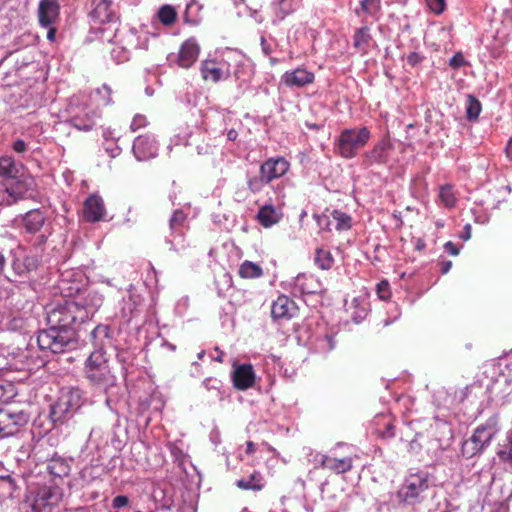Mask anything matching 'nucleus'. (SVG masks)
Masks as SVG:
<instances>
[{
	"label": "nucleus",
	"instance_id": "1",
	"mask_svg": "<svg viewBox=\"0 0 512 512\" xmlns=\"http://www.w3.org/2000/svg\"><path fill=\"white\" fill-rule=\"evenodd\" d=\"M0 206L12 205L29 197L34 190V179L25 174L22 163L12 156L0 157Z\"/></svg>",
	"mask_w": 512,
	"mask_h": 512
},
{
	"label": "nucleus",
	"instance_id": "2",
	"mask_svg": "<svg viewBox=\"0 0 512 512\" xmlns=\"http://www.w3.org/2000/svg\"><path fill=\"white\" fill-rule=\"evenodd\" d=\"M91 17L95 23L107 25L106 28H99L101 40L121 44L123 56L119 61L127 60L129 51L137 47L135 33L133 30H129L124 36L119 33V17L113 2L111 0H94Z\"/></svg>",
	"mask_w": 512,
	"mask_h": 512
},
{
	"label": "nucleus",
	"instance_id": "3",
	"mask_svg": "<svg viewBox=\"0 0 512 512\" xmlns=\"http://www.w3.org/2000/svg\"><path fill=\"white\" fill-rule=\"evenodd\" d=\"M84 373L92 386L107 395L105 403L111 408V394L117 389V378L111 371L109 359L104 349L98 348L91 352L85 362Z\"/></svg>",
	"mask_w": 512,
	"mask_h": 512
},
{
	"label": "nucleus",
	"instance_id": "4",
	"mask_svg": "<svg viewBox=\"0 0 512 512\" xmlns=\"http://www.w3.org/2000/svg\"><path fill=\"white\" fill-rule=\"evenodd\" d=\"M84 395L79 388L62 390L57 400L50 405L49 420L52 428L68 423L84 404Z\"/></svg>",
	"mask_w": 512,
	"mask_h": 512
},
{
	"label": "nucleus",
	"instance_id": "5",
	"mask_svg": "<svg viewBox=\"0 0 512 512\" xmlns=\"http://www.w3.org/2000/svg\"><path fill=\"white\" fill-rule=\"evenodd\" d=\"M432 485L433 480L429 472L418 470L409 473L395 494L397 502L403 506L421 504L426 498L425 493Z\"/></svg>",
	"mask_w": 512,
	"mask_h": 512
},
{
	"label": "nucleus",
	"instance_id": "6",
	"mask_svg": "<svg viewBox=\"0 0 512 512\" xmlns=\"http://www.w3.org/2000/svg\"><path fill=\"white\" fill-rule=\"evenodd\" d=\"M37 334V344L41 351L52 354L66 353L74 350L78 344V334L74 330L59 329L47 325Z\"/></svg>",
	"mask_w": 512,
	"mask_h": 512
},
{
	"label": "nucleus",
	"instance_id": "7",
	"mask_svg": "<svg viewBox=\"0 0 512 512\" xmlns=\"http://www.w3.org/2000/svg\"><path fill=\"white\" fill-rule=\"evenodd\" d=\"M87 321V313L78 308L73 300H66L55 306L46 308V324L59 329H69L77 332L79 325Z\"/></svg>",
	"mask_w": 512,
	"mask_h": 512
},
{
	"label": "nucleus",
	"instance_id": "8",
	"mask_svg": "<svg viewBox=\"0 0 512 512\" xmlns=\"http://www.w3.org/2000/svg\"><path fill=\"white\" fill-rule=\"evenodd\" d=\"M496 423L495 418H490L485 424L476 427L471 437L462 443V456L470 459L483 453L497 432Z\"/></svg>",
	"mask_w": 512,
	"mask_h": 512
},
{
	"label": "nucleus",
	"instance_id": "9",
	"mask_svg": "<svg viewBox=\"0 0 512 512\" xmlns=\"http://www.w3.org/2000/svg\"><path fill=\"white\" fill-rule=\"evenodd\" d=\"M370 138L371 132L367 127L344 129L336 142V151L343 158H354Z\"/></svg>",
	"mask_w": 512,
	"mask_h": 512
},
{
	"label": "nucleus",
	"instance_id": "10",
	"mask_svg": "<svg viewBox=\"0 0 512 512\" xmlns=\"http://www.w3.org/2000/svg\"><path fill=\"white\" fill-rule=\"evenodd\" d=\"M22 227L25 233L35 236L33 244L42 246L52 234V224L48 222L45 211L32 209L22 217Z\"/></svg>",
	"mask_w": 512,
	"mask_h": 512
},
{
	"label": "nucleus",
	"instance_id": "11",
	"mask_svg": "<svg viewBox=\"0 0 512 512\" xmlns=\"http://www.w3.org/2000/svg\"><path fill=\"white\" fill-rule=\"evenodd\" d=\"M63 497L62 489L56 485H42L30 491L27 497L33 512H52Z\"/></svg>",
	"mask_w": 512,
	"mask_h": 512
},
{
	"label": "nucleus",
	"instance_id": "12",
	"mask_svg": "<svg viewBox=\"0 0 512 512\" xmlns=\"http://www.w3.org/2000/svg\"><path fill=\"white\" fill-rule=\"evenodd\" d=\"M38 22L41 27H51L60 22L59 0H40L37 8Z\"/></svg>",
	"mask_w": 512,
	"mask_h": 512
},
{
	"label": "nucleus",
	"instance_id": "13",
	"mask_svg": "<svg viewBox=\"0 0 512 512\" xmlns=\"http://www.w3.org/2000/svg\"><path fill=\"white\" fill-rule=\"evenodd\" d=\"M393 150V144L390 139L385 137L378 141L371 150L367 151L364 157V164L372 166L374 164L385 165L388 163L389 156Z\"/></svg>",
	"mask_w": 512,
	"mask_h": 512
},
{
	"label": "nucleus",
	"instance_id": "14",
	"mask_svg": "<svg viewBox=\"0 0 512 512\" xmlns=\"http://www.w3.org/2000/svg\"><path fill=\"white\" fill-rule=\"evenodd\" d=\"M133 154L138 161H145L157 155L158 145L151 135H139L133 143Z\"/></svg>",
	"mask_w": 512,
	"mask_h": 512
},
{
	"label": "nucleus",
	"instance_id": "15",
	"mask_svg": "<svg viewBox=\"0 0 512 512\" xmlns=\"http://www.w3.org/2000/svg\"><path fill=\"white\" fill-rule=\"evenodd\" d=\"M298 307L296 303L286 295H280L273 301L271 316L274 320H290L296 316Z\"/></svg>",
	"mask_w": 512,
	"mask_h": 512
},
{
	"label": "nucleus",
	"instance_id": "16",
	"mask_svg": "<svg viewBox=\"0 0 512 512\" xmlns=\"http://www.w3.org/2000/svg\"><path fill=\"white\" fill-rule=\"evenodd\" d=\"M290 164L284 157L269 158L260 166V174L269 183L280 178L289 170Z\"/></svg>",
	"mask_w": 512,
	"mask_h": 512
},
{
	"label": "nucleus",
	"instance_id": "17",
	"mask_svg": "<svg viewBox=\"0 0 512 512\" xmlns=\"http://www.w3.org/2000/svg\"><path fill=\"white\" fill-rule=\"evenodd\" d=\"M232 381L238 390H247L251 388L255 381V373L251 364H240L234 366L232 372Z\"/></svg>",
	"mask_w": 512,
	"mask_h": 512
},
{
	"label": "nucleus",
	"instance_id": "18",
	"mask_svg": "<svg viewBox=\"0 0 512 512\" xmlns=\"http://www.w3.org/2000/svg\"><path fill=\"white\" fill-rule=\"evenodd\" d=\"M303 0H272L271 6L274 12L272 24L278 25L287 16L297 11Z\"/></svg>",
	"mask_w": 512,
	"mask_h": 512
},
{
	"label": "nucleus",
	"instance_id": "19",
	"mask_svg": "<svg viewBox=\"0 0 512 512\" xmlns=\"http://www.w3.org/2000/svg\"><path fill=\"white\" fill-rule=\"evenodd\" d=\"M26 416L23 413H0V440L15 434V429L23 424Z\"/></svg>",
	"mask_w": 512,
	"mask_h": 512
},
{
	"label": "nucleus",
	"instance_id": "20",
	"mask_svg": "<svg viewBox=\"0 0 512 512\" xmlns=\"http://www.w3.org/2000/svg\"><path fill=\"white\" fill-rule=\"evenodd\" d=\"M100 115L91 108H85L69 119V123L80 131H90L97 123Z\"/></svg>",
	"mask_w": 512,
	"mask_h": 512
},
{
	"label": "nucleus",
	"instance_id": "21",
	"mask_svg": "<svg viewBox=\"0 0 512 512\" xmlns=\"http://www.w3.org/2000/svg\"><path fill=\"white\" fill-rule=\"evenodd\" d=\"M314 81V74L304 68L287 71L282 76V82L288 87H304Z\"/></svg>",
	"mask_w": 512,
	"mask_h": 512
},
{
	"label": "nucleus",
	"instance_id": "22",
	"mask_svg": "<svg viewBox=\"0 0 512 512\" xmlns=\"http://www.w3.org/2000/svg\"><path fill=\"white\" fill-rule=\"evenodd\" d=\"M104 212V202L100 196L91 195L85 200L83 214L86 221L92 223L100 221Z\"/></svg>",
	"mask_w": 512,
	"mask_h": 512
},
{
	"label": "nucleus",
	"instance_id": "23",
	"mask_svg": "<svg viewBox=\"0 0 512 512\" xmlns=\"http://www.w3.org/2000/svg\"><path fill=\"white\" fill-rule=\"evenodd\" d=\"M293 288L301 294H316L321 291L322 284L314 275L302 273L294 279Z\"/></svg>",
	"mask_w": 512,
	"mask_h": 512
},
{
	"label": "nucleus",
	"instance_id": "24",
	"mask_svg": "<svg viewBox=\"0 0 512 512\" xmlns=\"http://www.w3.org/2000/svg\"><path fill=\"white\" fill-rule=\"evenodd\" d=\"M199 45L194 39L185 41L179 51L178 64L182 68L191 67L197 60L199 55Z\"/></svg>",
	"mask_w": 512,
	"mask_h": 512
},
{
	"label": "nucleus",
	"instance_id": "25",
	"mask_svg": "<svg viewBox=\"0 0 512 512\" xmlns=\"http://www.w3.org/2000/svg\"><path fill=\"white\" fill-rule=\"evenodd\" d=\"M74 301L77 303L79 309L87 313V320H89L102 306L104 298L103 295L97 291H89L85 296Z\"/></svg>",
	"mask_w": 512,
	"mask_h": 512
},
{
	"label": "nucleus",
	"instance_id": "26",
	"mask_svg": "<svg viewBox=\"0 0 512 512\" xmlns=\"http://www.w3.org/2000/svg\"><path fill=\"white\" fill-rule=\"evenodd\" d=\"M201 75L204 80H211L214 83L219 82L222 79H227L229 76V70H223L219 68L216 63L212 60H205L201 64Z\"/></svg>",
	"mask_w": 512,
	"mask_h": 512
},
{
	"label": "nucleus",
	"instance_id": "27",
	"mask_svg": "<svg viewBox=\"0 0 512 512\" xmlns=\"http://www.w3.org/2000/svg\"><path fill=\"white\" fill-rule=\"evenodd\" d=\"M187 227V214L177 209L169 219L170 236L174 239L182 238Z\"/></svg>",
	"mask_w": 512,
	"mask_h": 512
},
{
	"label": "nucleus",
	"instance_id": "28",
	"mask_svg": "<svg viewBox=\"0 0 512 512\" xmlns=\"http://www.w3.org/2000/svg\"><path fill=\"white\" fill-rule=\"evenodd\" d=\"M71 466L67 459L54 455L47 463V471L56 478L68 476Z\"/></svg>",
	"mask_w": 512,
	"mask_h": 512
},
{
	"label": "nucleus",
	"instance_id": "29",
	"mask_svg": "<svg viewBox=\"0 0 512 512\" xmlns=\"http://www.w3.org/2000/svg\"><path fill=\"white\" fill-rule=\"evenodd\" d=\"M376 433L382 438H393L395 436V427L389 415H377L374 419Z\"/></svg>",
	"mask_w": 512,
	"mask_h": 512
},
{
	"label": "nucleus",
	"instance_id": "30",
	"mask_svg": "<svg viewBox=\"0 0 512 512\" xmlns=\"http://www.w3.org/2000/svg\"><path fill=\"white\" fill-rule=\"evenodd\" d=\"M355 13L358 16L364 14L374 20H378L381 15V0H362L360 8L356 9Z\"/></svg>",
	"mask_w": 512,
	"mask_h": 512
},
{
	"label": "nucleus",
	"instance_id": "31",
	"mask_svg": "<svg viewBox=\"0 0 512 512\" xmlns=\"http://www.w3.org/2000/svg\"><path fill=\"white\" fill-rule=\"evenodd\" d=\"M372 41V36L370 34V29L367 26L360 27L356 29L353 36V46L359 51L366 53L370 42Z\"/></svg>",
	"mask_w": 512,
	"mask_h": 512
},
{
	"label": "nucleus",
	"instance_id": "32",
	"mask_svg": "<svg viewBox=\"0 0 512 512\" xmlns=\"http://www.w3.org/2000/svg\"><path fill=\"white\" fill-rule=\"evenodd\" d=\"M110 328L107 325H97L91 332L90 337L93 341L95 349L102 348L104 345L110 342Z\"/></svg>",
	"mask_w": 512,
	"mask_h": 512
},
{
	"label": "nucleus",
	"instance_id": "33",
	"mask_svg": "<svg viewBox=\"0 0 512 512\" xmlns=\"http://www.w3.org/2000/svg\"><path fill=\"white\" fill-rule=\"evenodd\" d=\"M257 220L259 223L268 228L272 225L278 223L279 216L276 212V209L272 205H264L261 207L257 213Z\"/></svg>",
	"mask_w": 512,
	"mask_h": 512
},
{
	"label": "nucleus",
	"instance_id": "34",
	"mask_svg": "<svg viewBox=\"0 0 512 512\" xmlns=\"http://www.w3.org/2000/svg\"><path fill=\"white\" fill-rule=\"evenodd\" d=\"M21 478L18 475L6 474L0 475V489H2L7 497H14L15 493L20 489L19 482Z\"/></svg>",
	"mask_w": 512,
	"mask_h": 512
},
{
	"label": "nucleus",
	"instance_id": "35",
	"mask_svg": "<svg viewBox=\"0 0 512 512\" xmlns=\"http://www.w3.org/2000/svg\"><path fill=\"white\" fill-rule=\"evenodd\" d=\"M324 464H326V468L337 473H345L351 470L352 468V459L350 457H344L341 459L337 458H324Z\"/></svg>",
	"mask_w": 512,
	"mask_h": 512
},
{
	"label": "nucleus",
	"instance_id": "36",
	"mask_svg": "<svg viewBox=\"0 0 512 512\" xmlns=\"http://www.w3.org/2000/svg\"><path fill=\"white\" fill-rule=\"evenodd\" d=\"M236 486L242 490L260 491L263 488L262 476L254 471L247 478L237 480Z\"/></svg>",
	"mask_w": 512,
	"mask_h": 512
},
{
	"label": "nucleus",
	"instance_id": "37",
	"mask_svg": "<svg viewBox=\"0 0 512 512\" xmlns=\"http://www.w3.org/2000/svg\"><path fill=\"white\" fill-rule=\"evenodd\" d=\"M332 220L334 222V229L342 232L351 229L352 227V217L338 209H334L331 211Z\"/></svg>",
	"mask_w": 512,
	"mask_h": 512
},
{
	"label": "nucleus",
	"instance_id": "38",
	"mask_svg": "<svg viewBox=\"0 0 512 512\" xmlns=\"http://www.w3.org/2000/svg\"><path fill=\"white\" fill-rule=\"evenodd\" d=\"M234 78L237 82L238 88L244 90V87L248 85L252 78V71L248 66L238 65L234 70Z\"/></svg>",
	"mask_w": 512,
	"mask_h": 512
},
{
	"label": "nucleus",
	"instance_id": "39",
	"mask_svg": "<svg viewBox=\"0 0 512 512\" xmlns=\"http://www.w3.org/2000/svg\"><path fill=\"white\" fill-rule=\"evenodd\" d=\"M336 346L335 336L332 334H324L323 336L317 337L315 341V349L319 353H328L332 351Z\"/></svg>",
	"mask_w": 512,
	"mask_h": 512
},
{
	"label": "nucleus",
	"instance_id": "40",
	"mask_svg": "<svg viewBox=\"0 0 512 512\" xmlns=\"http://www.w3.org/2000/svg\"><path fill=\"white\" fill-rule=\"evenodd\" d=\"M239 274L242 278H258L263 271L259 265L246 260L241 264Z\"/></svg>",
	"mask_w": 512,
	"mask_h": 512
},
{
	"label": "nucleus",
	"instance_id": "41",
	"mask_svg": "<svg viewBox=\"0 0 512 512\" xmlns=\"http://www.w3.org/2000/svg\"><path fill=\"white\" fill-rule=\"evenodd\" d=\"M157 17L163 25L170 26L176 21L177 12L172 6L163 5L159 8Z\"/></svg>",
	"mask_w": 512,
	"mask_h": 512
},
{
	"label": "nucleus",
	"instance_id": "42",
	"mask_svg": "<svg viewBox=\"0 0 512 512\" xmlns=\"http://www.w3.org/2000/svg\"><path fill=\"white\" fill-rule=\"evenodd\" d=\"M481 112V103L480 101L472 96L468 95L467 97V106H466V117L469 121H474L478 119L479 114Z\"/></svg>",
	"mask_w": 512,
	"mask_h": 512
},
{
	"label": "nucleus",
	"instance_id": "43",
	"mask_svg": "<svg viewBox=\"0 0 512 512\" xmlns=\"http://www.w3.org/2000/svg\"><path fill=\"white\" fill-rule=\"evenodd\" d=\"M315 262L322 270H328L332 267L334 260L329 251L317 249L315 255Z\"/></svg>",
	"mask_w": 512,
	"mask_h": 512
},
{
	"label": "nucleus",
	"instance_id": "44",
	"mask_svg": "<svg viewBox=\"0 0 512 512\" xmlns=\"http://www.w3.org/2000/svg\"><path fill=\"white\" fill-rule=\"evenodd\" d=\"M439 197L445 207L451 208L456 204V197L450 185H444L440 188Z\"/></svg>",
	"mask_w": 512,
	"mask_h": 512
},
{
	"label": "nucleus",
	"instance_id": "45",
	"mask_svg": "<svg viewBox=\"0 0 512 512\" xmlns=\"http://www.w3.org/2000/svg\"><path fill=\"white\" fill-rule=\"evenodd\" d=\"M313 217L321 230L331 232L334 229V222L332 220L331 212L329 214H314Z\"/></svg>",
	"mask_w": 512,
	"mask_h": 512
},
{
	"label": "nucleus",
	"instance_id": "46",
	"mask_svg": "<svg viewBox=\"0 0 512 512\" xmlns=\"http://www.w3.org/2000/svg\"><path fill=\"white\" fill-rule=\"evenodd\" d=\"M112 89L104 84L96 90V96L99 97L98 105L107 106L112 103Z\"/></svg>",
	"mask_w": 512,
	"mask_h": 512
},
{
	"label": "nucleus",
	"instance_id": "47",
	"mask_svg": "<svg viewBox=\"0 0 512 512\" xmlns=\"http://www.w3.org/2000/svg\"><path fill=\"white\" fill-rule=\"evenodd\" d=\"M268 183L269 182L263 178V174L260 173L259 176H253L247 180L248 189L254 194L261 192Z\"/></svg>",
	"mask_w": 512,
	"mask_h": 512
},
{
	"label": "nucleus",
	"instance_id": "48",
	"mask_svg": "<svg viewBox=\"0 0 512 512\" xmlns=\"http://www.w3.org/2000/svg\"><path fill=\"white\" fill-rule=\"evenodd\" d=\"M11 148L17 155L24 158L27 152L29 151V143H27L23 139L17 138L13 140Z\"/></svg>",
	"mask_w": 512,
	"mask_h": 512
},
{
	"label": "nucleus",
	"instance_id": "49",
	"mask_svg": "<svg viewBox=\"0 0 512 512\" xmlns=\"http://www.w3.org/2000/svg\"><path fill=\"white\" fill-rule=\"evenodd\" d=\"M26 328V321L21 317H14L7 323V329L12 331L24 332Z\"/></svg>",
	"mask_w": 512,
	"mask_h": 512
},
{
	"label": "nucleus",
	"instance_id": "50",
	"mask_svg": "<svg viewBox=\"0 0 512 512\" xmlns=\"http://www.w3.org/2000/svg\"><path fill=\"white\" fill-rule=\"evenodd\" d=\"M202 385L208 390H215L218 393H221V388L223 387L222 381L217 378L209 377L203 380Z\"/></svg>",
	"mask_w": 512,
	"mask_h": 512
},
{
	"label": "nucleus",
	"instance_id": "51",
	"mask_svg": "<svg viewBox=\"0 0 512 512\" xmlns=\"http://www.w3.org/2000/svg\"><path fill=\"white\" fill-rule=\"evenodd\" d=\"M429 9L435 14H441L446 7V0H425Z\"/></svg>",
	"mask_w": 512,
	"mask_h": 512
},
{
	"label": "nucleus",
	"instance_id": "52",
	"mask_svg": "<svg viewBox=\"0 0 512 512\" xmlns=\"http://www.w3.org/2000/svg\"><path fill=\"white\" fill-rule=\"evenodd\" d=\"M147 124V120H146V117L143 116V115H136L134 116L131 124H130V128L132 131H137L138 129L142 128V127H145Z\"/></svg>",
	"mask_w": 512,
	"mask_h": 512
},
{
	"label": "nucleus",
	"instance_id": "53",
	"mask_svg": "<svg viewBox=\"0 0 512 512\" xmlns=\"http://www.w3.org/2000/svg\"><path fill=\"white\" fill-rule=\"evenodd\" d=\"M465 64V59L462 55V53L457 52L455 53L452 58L449 60V66L453 69H458L462 67Z\"/></svg>",
	"mask_w": 512,
	"mask_h": 512
},
{
	"label": "nucleus",
	"instance_id": "54",
	"mask_svg": "<svg viewBox=\"0 0 512 512\" xmlns=\"http://www.w3.org/2000/svg\"><path fill=\"white\" fill-rule=\"evenodd\" d=\"M497 455L501 461L512 463V451L509 450L505 445L497 452Z\"/></svg>",
	"mask_w": 512,
	"mask_h": 512
},
{
	"label": "nucleus",
	"instance_id": "55",
	"mask_svg": "<svg viewBox=\"0 0 512 512\" xmlns=\"http://www.w3.org/2000/svg\"><path fill=\"white\" fill-rule=\"evenodd\" d=\"M128 503L129 499L125 495H118L113 499V507L117 509L125 507Z\"/></svg>",
	"mask_w": 512,
	"mask_h": 512
},
{
	"label": "nucleus",
	"instance_id": "56",
	"mask_svg": "<svg viewBox=\"0 0 512 512\" xmlns=\"http://www.w3.org/2000/svg\"><path fill=\"white\" fill-rule=\"evenodd\" d=\"M422 60H423V57L419 53H417V52H411L407 56V62L411 66L418 65Z\"/></svg>",
	"mask_w": 512,
	"mask_h": 512
},
{
	"label": "nucleus",
	"instance_id": "57",
	"mask_svg": "<svg viewBox=\"0 0 512 512\" xmlns=\"http://www.w3.org/2000/svg\"><path fill=\"white\" fill-rule=\"evenodd\" d=\"M260 45H261L262 52L266 56H269L272 53V51H273L272 45L266 40V38L264 36H261V38H260Z\"/></svg>",
	"mask_w": 512,
	"mask_h": 512
},
{
	"label": "nucleus",
	"instance_id": "58",
	"mask_svg": "<svg viewBox=\"0 0 512 512\" xmlns=\"http://www.w3.org/2000/svg\"><path fill=\"white\" fill-rule=\"evenodd\" d=\"M388 282H381L378 284V294L381 299H387L389 297Z\"/></svg>",
	"mask_w": 512,
	"mask_h": 512
},
{
	"label": "nucleus",
	"instance_id": "59",
	"mask_svg": "<svg viewBox=\"0 0 512 512\" xmlns=\"http://www.w3.org/2000/svg\"><path fill=\"white\" fill-rule=\"evenodd\" d=\"M444 249L452 256H457L459 254V248L452 241L446 242Z\"/></svg>",
	"mask_w": 512,
	"mask_h": 512
},
{
	"label": "nucleus",
	"instance_id": "60",
	"mask_svg": "<svg viewBox=\"0 0 512 512\" xmlns=\"http://www.w3.org/2000/svg\"><path fill=\"white\" fill-rule=\"evenodd\" d=\"M47 29V39L51 42H54L56 39V33H57V25H53L51 27H44Z\"/></svg>",
	"mask_w": 512,
	"mask_h": 512
},
{
	"label": "nucleus",
	"instance_id": "61",
	"mask_svg": "<svg viewBox=\"0 0 512 512\" xmlns=\"http://www.w3.org/2000/svg\"><path fill=\"white\" fill-rule=\"evenodd\" d=\"M105 150L106 152L112 157V158H115L117 157L120 152H121V148L118 147V146H112V145H108L105 147Z\"/></svg>",
	"mask_w": 512,
	"mask_h": 512
},
{
	"label": "nucleus",
	"instance_id": "62",
	"mask_svg": "<svg viewBox=\"0 0 512 512\" xmlns=\"http://www.w3.org/2000/svg\"><path fill=\"white\" fill-rule=\"evenodd\" d=\"M324 458H329V456L324 454H316L314 456V462L316 465H319L322 468H326V464H324Z\"/></svg>",
	"mask_w": 512,
	"mask_h": 512
},
{
	"label": "nucleus",
	"instance_id": "63",
	"mask_svg": "<svg viewBox=\"0 0 512 512\" xmlns=\"http://www.w3.org/2000/svg\"><path fill=\"white\" fill-rule=\"evenodd\" d=\"M440 270H441V273L442 274H446L450 271L451 267H452V262L450 260H446V261H442L440 263Z\"/></svg>",
	"mask_w": 512,
	"mask_h": 512
},
{
	"label": "nucleus",
	"instance_id": "64",
	"mask_svg": "<svg viewBox=\"0 0 512 512\" xmlns=\"http://www.w3.org/2000/svg\"><path fill=\"white\" fill-rule=\"evenodd\" d=\"M505 446L512 451V429L507 433Z\"/></svg>",
	"mask_w": 512,
	"mask_h": 512
}]
</instances>
